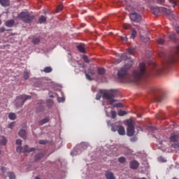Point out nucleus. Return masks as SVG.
<instances>
[{
	"label": "nucleus",
	"instance_id": "obj_26",
	"mask_svg": "<svg viewBox=\"0 0 179 179\" xmlns=\"http://www.w3.org/2000/svg\"><path fill=\"white\" fill-rule=\"evenodd\" d=\"M43 72H45V73H50V72H52V68H51L50 66L45 67L43 69Z\"/></svg>",
	"mask_w": 179,
	"mask_h": 179
},
{
	"label": "nucleus",
	"instance_id": "obj_29",
	"mask_svg": "<svg viewBox=\"0 0 179 179\" xmlns=\"http://www.w3.org/2000/svg\"><path fill=\"white\" fill-rule=\"evenodd\" d=\"M131 31V34L130 36V38H135V37H136V30L132 28Z\"/></svg>",
	"mask_w": 179,
	"mask_h": 179
},
{
	"label": "nucleus",
	"instance_id": "obj_36",
	"mask_svg": "<svg viewBox=\"0 0 179 179\" xmlns=\"http://www.w3.org/2000/svg\"><path fill=\"white\" fill-rule=\"evenodd\" d=\"M156 118L158 120H164V116H163V114L159 113L156 115Z\"/></svg>",
	"mask_w": 179,
	"mask_h": 179
},
{
	"label": "nucleus",
	"instance_id": "obj_2",
	"mask_svg": "<svg viewBox=\"0 0 179 179\" xmlns=\"http://www.w3.org/2000/svg\"><path fill=\"white\" fill-rule=\"evenodd\" d=\"M152 13L155 16H159L160 15V12H162L164 15H166V16H169L170 20H177V17L173 14L171 10L164 8V7H156V8H151Z\"/></svg>",
	"mask_w": 179,
	"mask_h": 179
},
{
	"label": "nucleus",
	"instance_id": "obj_14",
	"mask_svg": "<svg viewBox=\"0 0 179 179\" xmlns=\"http://www.w3.org/2000/svg\"><path fill=\"white\" fill-rule=\"evenodd\" d=\"M6 27H13V24H15V20H8L5 23Z\"/></svg>",
	"mask_w": 179,
	"mask_h": 179
},
{
	"label": "nucleus",
	"instance_id": "obj_27",
	"mask_svg": "<svg viewBox=\"0 0 179 179\" xmlns=\"http://www.w3.org/2000/svg\"><path fill=\"white\" fill-rule=\"evenodd\" d=\"M7 174L9 179H16V175H15V173L8 172Z\"/></svg>",
	"mask_w": 179,
	"mask_h": 179
},
{
	"label": "nucleus",
	"instance_id": "obj_45",
	"mask_svg": "<svg viewBox=\"0 0 179 179\" xmlns=\"http://www.w3.org/2000/svg\"><path fill=\"white\" fill-rule=\"evenodd\" d=\"M47 103L49 104V106H52L54 104V101L52 99H48Z\"/></svg>",
	"mask_w": 179,
	"mask_h": 179
},
{
	"label": "nucleus",
	"instance_id": "obj_16",
	"mask_svg": "<svg viewBox=\"0 0 179 179\" xmlns=\"http://www.w3.org/2000/svg\"><path fill=\"white\" fill-rule=\"evenodd\" d=\"M47 122H50V117H46L44 119L41 120L38 122L39 125H44V124H47Z\"/></svg>",
	"mask_w": 179,
	"mask_h": 179
},
{
	"label": "nucleus",
	"instance_id": "obj_23",
	"mask_svg": "<svg viewBox=\"0 0 179 179\" xmlns=\"http://www.w3.org/2000/svg\"><path fill=\"white\" fill-rule=\"evenodd\" d=\"M8 143V140L6 139V137L2 136L1 139L0 140V145H3V146H5Z\"/></svg>",
	"mask_w": 179,
	"mask_h": 179
},
{
	"label": "nucleus",
	"instance_id": "obj_37",
	"mask_svg": "<svg viewBox=\"0 0 179 179\" xmlns=\"http://www.w3.org/2000/svg\"><path fill=\"white\" fill-rule=\"evenodd\" d=\"M38 143L39 145H47L48 141L47 140H39Z\"/></svg>",
	"mask_w": 179,
	"mask_h": 179
},
{
	"label": "nucleus",
	"instance_id": "obj_50",
	"mask_svg": "<svg viewBox=\"0 0 179 179\" xmlns=\"http://www.w3.org/2000/svg\"><path fill=\"white\" fill-rule=\"evenodd\" d=\"M13 127H15V122H11V123L8 125V128H10V129H12V128H13Z\"/></svg>",
	"mask_w": 179,
	"mask_h": 179
},
{
	"label": "nucleus",
	"instance_id": "obj_33",
	"mask_svg": "<svg viewBox=\"0 0 179 179\" xmlns=\"http://www.w3.org/2000/svg\"><path fill=\"white\" fill-rule=\"evenodd\" d=\"M158 161L159 162V163H166V162H167V160H166V158L163 157H159L158 158Z\"/></svg>",
	"mask_w": 179,
	"mask_h": 179
},
{
	"label": "nucleus",
	"instance_id": "obj_1",
	"mask_svg": "<svg viewBox=\"0 0 179 179\" xmlns=\"http://www.w3.org/2000/svg\"><path fill=\"white\" fill-rule=\"evenodd\" d=\"M128 55V53H123L120 55L119 62L127 59H129V62H127L124 66L118 71V79H120L122 83H129L131 82H138L142 78H146V76H148V70L146 69V64L144 62L139 64L138 67L133 71L132 76L131 77L128 73V70L134 66L135 62H134V60L131 59Z\"/></svg>",
	"mask_w": 179,
	"mask_h": 179
},
{
	"label": "nucleus",
	"instance_id": "obj_52",
	"mask_svg": "<svg viewBox=\"0 0 179 179\" xmlns=\"http://www.w3.org/2000/svg\"><path fill=\"white\" fill-rule=\"evenodd\" d=\"M58 101L59 103H63V101H65V99L64 98H58Z\"/></svg>",
	"mask_w": 179,
	"mask_h": 179
},
{
	"label": "nucleus",
	"instance_id": "obj_7",
	"mask_svg": "<svg viewBox=\"0 0 179 179\" xmlns=\"http://www.w3.org/2000/svg\"><path fill=\"white\" fill-rule=\"evenodd\" d=\"M178 55H179V45L175 48L173 54H171L169 56V57L166 60V64L168 65H170V64H174Z\"/></svg>",
	"mask_w": 179,
	"mask_h": 179
},
{
	"label": "nucleus",
	"instance_id": "obj_59",
	"mask_svg": "<svg viewBox=\"0 0 179 179\" xmlns=\"http://www.w3.org/2000/svg\"><path fill=\"white\" fill-rule=\"evenodd\" d=\"M35 179H41L38 176H36Z\"/></svg>",
	"mask_w": 179,
	"mask_h": 179
},
{
	"label": "nucleus",
	"instance_id": "obj_31",
	"mask_svg": "<svg viewBox=\"0 0 179 179\" xmlns=\"http://www.w3.org/2000/svg\"><path fill=\"white\" fill-rule=\"evenodd\" d=\"M106 73V70L103 68H98V74L104 75Z\"/></svg>",
	"mask_w": 179,
	"mask_h": 179
},
{
	"label": "nucleus",
	"instance_id": "obj_28",
	"mask_svg": "<svg viewBox=\"0 0 179 179\" xmlns=\"http://www.w3.org/2000/svg\"><path fill=\"white\" fill-rule=\"evenodd\" d=\"M128 114V112L122 110H120L118 112L119 117H124V115H127Z\"/></svg>",
	"mask_w": 179,
	"mask_h": 179
},
{
	"label": "nucleus",
	"instance_id": "obj_47",
	"mask_svg": "<svg viewBox=\"0 0 179 179\" xmlns=\"http://www.w3.org/2000/svg\"><path fill=\"white\" fill-rule=\"evenodd\" d=\"M172 146L174 148V149H178L179 144L175 143L174 144L172 145Z\"/></svg>",
	"mask_w": 179,
	"mask_h": 179
},
{
	"label": "nucleus",
	"instance_id": "obj_49",
	"mask_svg": "<svg viewBox=\"0 0 179 179\" xmlns=\"http://www.w3.org/2000/svg\"><path fill=\"white\" fill-rule=\"evenodd\" d=\"M85 76L88 80H92V77L90 76V75H89L88 73H85Z\"/></svg>",
	"mask_w": 179,
	"mask_h": 179
},
{
	"label": "nucleus",
	"instance_id": "obj_21",
	"mask_svg": "<svg viewBox=\"0 0 179 179\" xmlns=\"http://www.w3.org/2000/svg\"><path fill=\"white\" fill-rule=\"evenodd\" d=\"M168 37L170 38V40H172V41H177V38L176 37V34L174 33L169 34Z\"/></svg>",
	"mask_w": 179,
	"mask_h": 179
},
{
	"label": "nucleus",
	"instance_id": "obj_18",
	"mask_svg": "<svg viewBox=\"0 0 179 179\" xmlns=\"http://www.w3.org/2000/svg\"><path fill=\"white\" fill-rule=\"evenodd\" d=\"M119 135H125V128L122 126H120L117 129Z\"/></svg>",
	"mask_w": 179,
	"mask_h": 179
},
{
	"label": "nucleus",
	"instance_id": "obj_56",
	"mask_svg": "<svg viewBox=\"0 0 179 179\" xmlns=\"http://www.w3.org/2000/svg\"><path fill=\"white\" fill-rule=\"evenodd\" d=\"M176 31H177V33H178V34H179V27H177V28H176Z\"/></svg>",
	"mask_w": 179,
	"mask_h": 179
},
{
	"label": "nucleus",
	"instance_id": "obj_3",
	"mask_svg": "<svg viewBox=\"0 0 179 179\" xmlns=\"http://www.w3.org/2000/svg\"><path fill=\"white\" fill-rule=\"evenodd\" d=\"M17 17L21 19L24 23H31L34 20L35 17L33 14L29 13V11H24L18 14Z\"/></svg>",
	"mask_w": 179,
	"mask_h": 179
},
{
	"label": "nucleus",
	"instance_id": "obj_12",
	"mask_svg": "<svg viewBox=\"0 0 179 179\" xmlns=\"http://www.w3.org/2000/svg\"><path fill=\"white\" fill-rule=\"evenodd\" d=\"M44 156H45L44 152H40L36 154L34 157V162H38V160H41V159H43Z\"/></svg>",
	"mask_w": 179,
	"mask_h": 179
},
{
	"label": "nucleus",
	"instance_id": "obj_39",
	"mask_svg": "<svg viewBox=\"0 0 179 179\" xmlns=\"http://www.w3.org/2000/svg\"><path fill=\"white\" fill-rule=\"evenodd\" d=\"M40 38H36L33 39L32 43L34 44H38V43H40Z\"/></svg>",
	"mask_w": 179,
	"mask_h": 179
},
{
	"label": "nucleus",
	"instance_id": "obj_6",
	"mask_svg": "<svg viewBox=\"0 0 179 179\" xmlns=\"http://www.w3.org/2000/svg\"><path fill=\"white\" fill-rule=\"evenodd\" d=\"M152 94H153V99L155 101H157V103H160L163 100V96L164 93L160 89H153Z\"/></svg>",
	"mask_w": 179,
	"mask_h": 179
},
{
	"label": "nucleus",
	"instance_id": "obj_46",
	"mask_svg": "<svg viewBox=\"0 0 179 179\" xmlns=\"http://www.w3.org/2000/svg\"><path fill=\"white\" fill-rule=\"evenodd\" d=\"M123 27H124V29H126V30H128V29H129L131 27V25L128 24H124Z\"/></svg>",
	"mask_w": 179,
	"mask_h": 179
},
{
	"label": "nucleus",
	"instance_id": "obj_25",
	"mask_svg": "<svg viewBox=\"0 0 179 179\" xmlns=\"http://www.w3.org/2000/svg\"><path fill=\"white\" fill-rule=\"evenodd\" d=\"M0 3L2 6H9V0H0Z\"/></svg>",
	"mask_w": 179,
	"mask_h": 179
},
{
	"label": "nucleus",
	"instance_id": "obj_9",
	"mask_svg": "<svg viewBox=\"0 0 179 179\" xmlns=\"http://www.w3.org/2000/svg\"><path fill=\"white\" fill-rule=\"evenodd\" d=\"M16 150L18 153H30V152H34V150H36V148H29V145H24L23 148L17 146Z\"/></svg>",
	"mask_w": 179,
	"mask_h": 179
},
{
	"label": "nucleus",
	"instance_id": "obj_43",
	"mask_svg": "<svg viewBox=\"0 0 179 179\" xmlns=\"http://www.w3.org/2000/svg\"><path fill=\"white\" fill-rule=\"evenodd\" d=\"M157 43H159V44H163V43H164V39H163L162 38H159L157 39Z\"/></svg>",
	"mask_w": 179,
	"mask_h": 179
},
{
	"label": "nucleus",
	"instance_id": "obj_32",
	"mask_svg": "<svg viewBox=\"0 0 179 179\" xmlns=\"http://www.w3.org/2000/svg\"><path fill=\"white\" fill-rule=\"evenodd\" d=\"M119 163H125L127 162V159L124 157H120L118 158Z\"/></svg>",
	"mask_w": 179,
	"mask_h": 179
},
{
	"label": "nucleus",
	"instance_id": "obj_13",
	"mask_svg": "<svg viewBox=\"0 0 179 179\" xmlns=\"http://www.w3.org/2000/svg\"><path fill=\"white\" fill-rule=\"evenodd\" d=\"M18 134H19L21 138H22L23 139H26V138H27V133H26V130H24V129H21V130L19 131Z\"/></svg>",
	"mask_w": 179,
	"mask_h": 179
},
{
	"label": "nucleus",
	"instance_id": "obj_61",
	"mask_svg": "<svg viewBox=\"0 0 179 179\" xmlns=\"http://www.w3.org/2000/svg\"><path fill=\"white\" fill-rule=\"evenodd\" d=\"M0 24H2V21L0 20Z\"/></svg>",
	"mask_w": 179,
	"mask_h": 179
},
{
	"label": "nucleus",
	"instance_id": "obj_34",
	"mask_svg": "<svg viewBox=\"0 0 179 179\" xmlns=\"http://www.w3.org/2000/svg\"><path fill=\"white\" fill-rule=\"evenodd\" d=\"M88 73H90V75H92V76H94V75H96V71L94 69H90L88 70Z\"/></svg>",
	"mask_w": 179,
	"mask_h": 179
},
{
	"label": "nucleus",
	"instance_id": "obj_17",
	"mask_svg": "<svg viewBox=\"0 0 179 179\" xmlns=\"http://www.w3.org/2000/svg\"><path fill=\"white\" fill-rule=\"evenodd\" d=\"M170 141H171V142L176 143V142H178L179 136L177 135H173L170 137Z\"/></svg>",
	"mask_w": 179,
	"mask_h": 179
},
{
	"label": "nucleus",
	"instance_id": "obj_20",
	"mask_svg": "<svg viewBox=\"0 0 179 179\" xmlns=\"http://www.w3.org/2000/svg\"><path fill=\"white\" fill-rule=\"evenodd\" d=\"M24 80H27L30 77V71L25 70L23 73Z\"/></svg>",
	"mask_w": 179,
	"mask_h": 179
},
{
	"label": "nucleus",
	"instance_id": "obj_10",
	"mask_svg": "<svg viewBox=\"0 0 179 179\" xmlns=\"http://www.w3.org/2000/svg\"><path fill=\"white\" fill-rule=\"evenodd\" d=\"M129 17L132 22H136V23H139V22L142 20V17H141V15L136 13H131Z\"/></svg>",
	"mask_w": 179,
	"mask_h": 179
},
{
	"label": "nucleus",
	"instance_id": "obj_22",
	"mask_svg": "<svg viewBox=\"0 0 179 179\" xmlns=\"http://www.w3.org/2000/svg\"><path fill=\"white\" fill-rule=\"evenodd\" d=\"M45 22H47V17H45V16L44 15H41V17L38 19V23H40V24H42V23H45Z\"/></svg>",
	"mask_w": 179,
	"mask_h": 179
},
{
	"label": "nucleus",
	"instance_id": "obj_51",
	"mask_svg": "<svg viewBox=\"0 0 179 179\" xmlns=\"http://www.w3.org/2000/svg\"><path fill=\"white\" fill-rule=\"evenodd\" d=\"M157 3L163 5L164 3V0H157Z\"/></svg>",
	"mask_w": 179,
	"mask_h": 179
},
{
	"label": "nucleus",
	"instance_id": "obj_15",
	"mask_svg": "<svg viewBox=\"0 0 179 179\" xmlns=\"http://www.w3.org/2000/svg\"><path fill=\"white\" fill-rule=\"evenodd\" d=\"M77 49L80 52H82L83 54H85L86 52V50L85 49V45L83 44L78 45Z\"/></svg>",
	"mask_w": 179,
	"mask_h": 179
},
{
	"label": "nucleus",
	"instance_id": "obj_11",
	"mask_svg": "<svg viewBox=\"0 0 179 179\" xmlns=\"http://www.w3.org/2000/svg\"><path fill=\"white\" fill-rule=\"evenodd\" d=\"M130 169L131 170H136L139 167V162L136 160L131 161L129 164Z\"/></svg>",
	"mask_w": 179,
	"mask_h": 179
},
{
	"label": "nucleus",
	"instance_id": "obj_57",
	"mask_svg": "<svg viewBox=\"0 0 179 179\" xmlns=\"http://www.w3.org/2000/svg\"><path fill=\"white\" fill-rule=\"evenodd\" d=\"M110 122H111L110 121H108L107 122L108 125H110Z\"/></svg>",
	"mask_w": 179,
	"mask_h": 179
},
{
	"label": "nucleus",
	"instance_id": "obj_19",
	"mask_svg": "<svg viewBox=\"0 0 179 179\" xmlns=\"http://www.w3.org/2000/svg\"><path fill=\"white\" fill-rule=\"evenodd\" d=\"M106 179H115L114 173H113L112 172H106Z\"/></svg>",
	"mask_w": 179,
	"mask_h": 179
},
{
	"label": "nucleus",
	"instance_id": "obj_53",
	"mask_svg": "<svg viewBox=\"0 0 179 179\" xmlns=\"http://www.w3.org/2000/svg\"><path fill=\"white\" fill-rule=\"evenodd\" d=\"M1 170L2 173H5V171H6V168L5 166H1Z\"/></svg>",
	"mask_w": 179,
	"mask_h": 179
},
{
	"label": "nucleus",
	"instance_id": "obj_60",
	"mask_svg": "<svg viewBox=\"0 0 179 179\" xmlns=\"http://www.w3.org/2000/svg\"><path fill=\"white\" fill-rule=\"evenodd\" d=\"M49 97H51L52 99L54 96L52 95H49Z\"/></svg>",
	"mask_w": 179,
	"mask_h": 179
},
{
	"label": "nucleus",
	"instance_id": "obj_30",
	"mask_svg": "<svg viewBox=\"0 0 179 179\" xmlns=\"http://www.w3.org/2000/svg\"><path fill=\"white\" fill-rule=\"evenodd\" d=\"M103 93H104V91H103V90H100L99 94H97L96 96V99L100 100V99H101V94H103Z\"/></svg>",
	"mask_w": 179,
	"mask_h": 179
},
{
	"label": "nucleus",
	"instance_id": "obj_48",
	"mask_svg": "<svg viewBox=\"0 0 179 179\" xmlns=\"http://www.w3.org/2000/svg\"><path fill=\"white\" fill-rule=\"evenodd\" d=\"M170 3H171L174 8V6H177V3L173 0H170Z\"/></svg>",
	"mask_w": 179,
	"mask_h": 179
},
{
	"label": "nucleus",
	"instance_id": "obj_44",
	"mask_svg": "<svg viewBox=\"0 0 179 179\" xmlns=\"http://www.w3.org/2000/svg\"><path fill=\"white\" fill-rule=\"evenodd\" d=\"M16 145H17L18 146H20V148H21L20 146H22V140L17 139L16 141Z\"/></svg>",
	"mask_w": 179,
	"mask_h": 179
},
{
	"label": "nucleus",
	"instance_id": "obj_38",
	"mask_svg": "<svg viewBox=\"0 0 179 179\" xmlns=\"http://www.w3.org/2000/svg\"><path fill=\"white\" fill-rule=\"evenodd\" d=\"M64 6L62 5L59 6L56 9V13H59L62 10Z\"/></svg>",
	"mask_w": 179,
	"mask_h": 179
},
{
	"label": "nucleus",
	"instance_id": "obj_55",
	"mask_svg": "<svg viewBox=\"0 0 179 179\" xmlns=\"http://www.w3.org/2000/svg\"><path fill=\"white\" fill-rule=\"evenodd\" d=\"M40 85H41V83H40V82L38 83V84L37 83H35V86L36 87H40Z\"/></svg>",
	"mask_w": 179,
	"mask_h": 179
},
{
	"label": "nucleus",
	"instance_id": "obj_4",
	"mask_svg": "<svg viewBox=\"0 0 179 179\" xmlns=\"http://www.w3.org/2000/svg\"><path fill=\"white\" fill-rule=\"evenodd\" d=\"M110 93L103 92L102 97L103 99L108 100V101H110V104H113V103H115V101H117V100L114 99V97L117 96L118 90H110Z\"/></svg>",
	"mask_w": 179,
	"mask_h": 179
},
{
	"label": "nucleus",
	"instance_id": "obj_63",
	"mask_svg": "<svg viewBox=\"0 0 179 179\" xmlns=\"http://www.w3.org/2000/svg\"><path fill=\"white\" fill-rule=\"evenodd\" d=\"M79 65H82L81 64H79Z\"/></svg>",
	"mask_w": 179,
	"mask_h": 179
},
{
	"label": "nucleus",
	"instance_id": "obj_41",
	"mask_svg": "<svg viewBox=\"0 0 179 179\" xmlns=\"http://www.w3.org/2000/svg\"><path fill=\"white\" fill-rule=\"evenodd\" d=\"M113 107L121 108V107H124V105L122 103H115L113 105Z\"/></svg>",
	"mask_w": 179,
	"mask_h": 179
},
{
	"label": "nucleus",
	"instance_id": "obj_35",
	"mask_svg": "<svg viewBox=\"0 0 179 179\" xmlns=\"http://www.w3.org/2000/svg\"><path fill=\"white\" fill-rule=\"evenodd\" d=\"M110 115L113 119L117 117V112L115 110H111Z\"/></svg>",
	"mask_w": 179,
	"mask_h": 179
},
{
	"label": "nucleus",
	"instance_id": "obj_58",
	"mask_svg": "<svg viewBox=\"0 0 179 179\" xmlns=\"http://www.w3.org/2000/svg\"><path fill=\"white\" fill-rule=\"evenodd\" d=\"M87 148V145H84V149H86Z\"/></svg>",
	"mask_w": 179,
	"mask_h": 179
},
{
	"label": "nucleus",
	"instance_id": "obj_42",
	"mask_svg": "<svg viewBox=\"0 0 179 179\" xmlns=\"http://www.w3.org/2000/svg\"><path fill=\"white\" fill-rule=\"evenodd\" d=\"M110 127H111V131H113V132H115L116 131L118 130V128L114 127V125L113 124H110Z\"/></svg>",
	"mask_w": 179,
	"mask_h": 179
},
{
	"label": "nucleus",
	"instance_id": "obj_8",
	"mask_svg": "<svg viewBox=\"0 0 179 179\" xmlns=\"http://www.w3.org/2000/svg\"><path fill=\"white\" fill-rule=\"evenodd\" d=\"M29 99H31V96L26 94H22L17 97L15 99V106L16 107H22L26 100H29Z\"/></svg>",
	"mask_w": 179,
	"mask_h": 179
},
{
	"label": "nucleus",
	"instance_id": "obj_62",
	"mask_svg": "<svg viewBox=\"0 0 179 179\" xmlns=\"http://www.w3.org/2000/svg\"><path fill=\"white\" fill-rule=\"evenodd\" d=\"M141 179H146V178H142Z\"/></svg>",
	"mask_w": 179,
	"mask_h": 179
},
{
	"label": "nucleus",
	"instance_id": "obj_54",
	"mask_svg": "<svg viewBox=\"0 0 179 179\" xmlns=\"http://www.w3.org/2000/svg\"><path fill=\"white\" fill-rule=\"evenodd\" d=\"M5 31V27H2L0 28V33H3Z\"/></svg>",
	"mask_w": 179,
	"mask_h": 179
},
{
	"label": "nucleus",
	"instance_id": "obj_40",
	"mask_svg": "<svg viewBox=\"0 0 179 179\" xmlns=\"http://www.w3.org/2000/svg\"><path fill=\"white\" fill-rule=\"evenodd\" d=\"M83 59L85 61V62H87V64H89V62H90L89 57H87V56H86V55H84L83 57Z\"/></svg>",
	"mask_w": 179,
	"mask_h": 179
},
{
	"label": "nucleus",
	"instance_id": "obj_24",
	"mask_svg": "<svg viewBox=\"0 0 179 179\" xmlns=\"http://www.w3.org/2000/svg\"><path fill=\"white\" fill-rule=\"evenodd\" d=\"M9 120H11V121L15 120L17 118L16 114L15 113H10L8 115Z\"/></svg>",
	"mask_w": 179,
	"mask_h": 179
},
{
	"label": "nucleus",
	"instance_id": "obj_5",
	"mask_svg": "<svg viewBox=\"0 0 179 179\" xmlns=\"http://www.w3.org/2000/svg\"><path fill=\"white\" fill-rule=\"evenodd\" d=\"M126 125L127 127L128 136H134L135 134V122L132 120H127Z\"/></svg>",
	"mask_w": 179,
	"mask_h": 179
},
{
	"label": "nucleus",
	"instance_id": "obj_64",
	"mask_svg": "<svg viewBox=\"0 0 179 179\" xmlns=\"http://www.w3.org/2000/svg\"><path fill=\"white\" fill-rule=\"evenodd\" d=\"M0 155H1V150H0Z\"/></svg>",
	"mask_w": 179,
	"mask_h": 179
}]
</instances>
